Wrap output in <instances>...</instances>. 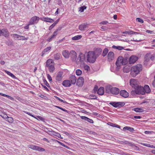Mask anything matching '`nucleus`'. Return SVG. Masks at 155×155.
<instances>
[{
    "instance_id": "6e6552de",
    "label": "nucleus",
    "mask_w": 155,
    "mask_h": 155,
    "mask_svg": "<svg viewBox=\"0 0 155 155\" xmlns=\"http://www.w3.org/2000/svg\"><path fill=\"white\" fill-rule=\"evenodd\" d=\"M63 72L61 71L58 72L56 74L55 79L57 81H61L63 77Z\"/></svg>"
},
{
    "instance_id": "a19ab883",
    "label": "nucleus",
    "mask_w": 155,
    "mask_h": 155,
    "mask_svg": "<svg viewBox=\"0 0 155 155\" xmlns=\"http://www.w3.org/2000/svg\"><path fill=\"white\" fill-rule=\"evenodd\" d=\"M6 119H7V120H6L10 123H12L13 122V119L12 117H8H8L6 118Z\"/></svg>"
},
{
    "instance_id": "f704fd0d",
    "label": "nucleus",
    "mask_w": 155,
    "mask_h": 155,
    "mask_svg": "<svg viewBox=\"0 0 155 155\" xmlns=\"http://www.w3.org/2000/svg\"><path fill=\"white\" fill-rule=\"evenodd\" d=\"M61 57V54L59 53H57L54 54V59L56 60L60 59Z\"/></svg>"
},
{
    "instance_id": "ddd939ff",
    "label": "nucleus",
    "mask_w": 155,
    "mask_h": 155,
    "mask_svg": "<svg viewBox=\"0 0 155 155\" xmlns=\"http://www.w3.org/2000/svg\"><path fill=\"white\" fill-rule=\"evenodd\" d=\"M138 59V57L136 56L132 55L129 59V62L130 64L134 63Z\"/></svg>"
},
{
    "instance_id": "09e8293b",
    "label": "nucleus",
    "mask_w": 155,
    "mask_h": 155,
    "mask_svg": "<svg viewBox=\"0 0 155 155\" xmlns=\"http://www.w3.org/2000/svg\"><path fill=\"white\" fill-rule=\"evenodd\" d=\"M127 60L125 59H124L123 58L121 64L123 65H125L127 64Z\"/></svg>"
},
{
    "instance_id": "f3484780",
    "label": "nucleus",
    "mask_w": 155,
    "mask_h": 155,
    "mask_svg": "<svg viewBox=\"0 0 155 155\" xmlns=\"http://www.w3.org/2000/svg\"><path fill=\"white\" fill-rule=\"evenodd\" d=\"M40 19L42 21H44L47 22L52 23L54 21L53 19L48 17H44L40 18Z\"/></svg>"
},
{
    "instance_id": "c756f323",
    "label": "nucleus",
    "mask_w": 155,
    "mask_h": 155,
    "mask_svg": "<svg viewBox=\"0 0 155 155\" xmlns=\"http://www.w3.org/2000/svg\"><path fill=\"white\" fill-rule=\"evenodd\" d=\"M132 110L137 112H142L144 111L143 109L138 107L133 108Z\"/></svg>"
},
{
    "instance_id": "a211bd4d",
    "label": "nucleus",
    "mask_w": 155,
    "mask_h": 155,
    "mask_svg": "<svg viewBox=\"0 0 155 155\" xmlns=\"http://www.w3.org/2000/svg\"><path fill=\"white\" fill-rule=\"evenodd\" d=\"M102 51V50L101 49L97 48L94 51V54L97 57V58L101 54Z\"/></svg>"
},
{
    "instance_id": "5701e85b",
    "label": "nucleus",
    "mask_w": 155,
    "mask_h": 155,
    "mask_svg": "<svg viewBox=\"0 0 155 155\" xmlns=\"http://www.w3.org/2000/svg\"><path fill=\"white\" fill-rule=\"evenodd\" d=\"M81 118L82 119L87 121V122L93 124L94 123L93 120L92 119H90L86 117L82 116H81Z\"/></svg>"
},
{
    "instance_id": "69168bd1",
    "label": "nucleus",
    "mask_w": 155,
    "mask_h": 155,
    "mask_svg": "<svg viewBox=\"0 0 155 155\" xmlns=\"http://www.w3.org/2000/svg\"><path fill=\"white\" fill-rule=\"evenodd\" d=\"M9 99H10L11 100L13 101L14 100V98H13L12 97H11V96H10L8 95H7V97Z\"/></svg>"
},
{
    "instance_id": "603ef678",
    "label": "nucleus",
    "mask_w": 155,
    "mask_h": 155,
    "mask_svg": "<svg viewBox=\"0 0 155 155\" xmlns=\"http://www.w3.org/2000/svg\"><path fill=\"white\" fill-rule=\"evenodd\" d=\"M107 23L108 21H103L100 22L99 24L100 25H105L107 24Z\"/></svg>"
},
{
    "instance_id": "f03ea898",
    "label": "nucleus",
    "mask_w": 155,
    "mask_h": 155,
    "mask_svg": "<svg viewBox=\"0 0 155 155\" xmlns=\"http://www.w3.org/2000/svg\"><path fill=\"white\" fill-rule=\"evenodd\" d=\"M106 91L108 93L117 94L119 92V89L117 87H112L110 85H107L106 87Z\"/></svg>"
},
{
    "instance_id": "cd10ccee",
    "label": "nucleus",
    "mask_w": 155,
    "mask_h": 155,
    "mask_svg": "<svg viewBox=\"0 0 155 155\" xmlns=\"http://www.w3.org/2000/svg\"><path fill=\"white\" fill-rule=\"evenodd\" d=\"M123 57L121 56H119L116 61V64L120 65L122 64Z\"/></svg>"
},
{
    "instance_id": "72a5a7b5",
    "label": "nucleus",
    "mask_w": 155,
    "mask_h": 155,
    "mask_svg": "<svg viewBox=\"0 0 155 155\" xmlns=\"http://www.w3.org/2000/svg\"><path fill=\"white\" fill-rule=\"evenodd\" d=\"M123 33L128 34L130 35L138 34L139 33L137 32L133 31H125Z\"/></svg>"
},
{
    "instance_id": "6ab92c4d",
    "label": "nucleus",
    "mask_w": 155,
    "mask_h": 155,
    "mask_svg": "<svg viewBox=\"0 0 155 155\" xmlns=\"http://www.w3.org/2000/svg\"><path fill=\"white\" fill-rule=\"evenodd\" d=\"M71 84V81L68 80H64L62 82V85L65 87H70Z\"/></svg>"
},
{
    "instance_id": "a878e982",
    "label": "nucleus",
    "mask_w": 155,
    "mask_h": 155,
    "mask_svg": "<svg viewBox=\"0 0 155 155\" xmlns=\"http://www.w3.org/2000/svg\"><path fill=\"white\" fill-rule=\"evenodd\" d=\"M97 93L100 95H103L104 93V89L103 87H100L97 91Z\"/></svg>"
},
{
    "instance_id": "3c124183",
    "label": "nucleus",
    "mask_w": 155,
    "mask_h": 155,
    "mask_svg": "<svg viewBox=\"0 0 155 155\" xmlns=\"http://www.w3.org/2000/svg\"><path fill=\"white\" fill-rule=\"evenodd\" d=\"M49 131L50 132V134H51L52 135H54L55 136H56V135H57V134H58V133H56L55 132H54V131Z\"/></svg>"
},
{
    "instance_id": "c85d7f7f",
    "label": "nucleus",
    "mask_w": 155,
    "mask_h": 155,
    "mask_svg": "<svg viewBox=\"0 0 155 155\" xmlns=\"http://www.w3.org/2000/svg\"><path fill=\"white\" fill-rule=\"evenodd\" d=\"M123 130H129L131 132H133L134 131V129L133 128L129 127L126 126L123 128Z\"/></svg>"
},
{
    "instance_id": "9b49d317",
    "label": "nucleus",
    "mask_w": 155,
    "mask_h": 155,
    "mask_svg": "<svg viewBox=\"0 0 155 155\" xmlns=\"http://www.w3.org/2000/svg\"><path fill=\"white\" fill-rule=\"evenodd\" d=\"M130 83L131 86L134 88L138 85L137 81L134 79H131L130 80Z\"/></svg>"
},
{
    "instance_id": "39448f33",
    "label": "nucleus",
    "mask_w": 155,
    "mask_h": 155,
    "mask_svg": "<svg viewBox=\"0 0 155 155\" xmlns=\"http://www.w3.org/2000/svg\"><path fill=\"white\" fill-rule=\"evenodd\" d=\"M134 89L136 90V94H145V93L144 91V89L143 87L138 85L134 88Z\"/></svg>"
},
{
    "instance_id": "338daca9",
    "label": "nucleus",
    "mask_w": 155,
    "mask_h": 155,
    "mask_svg": "<svg viewBox=\"0 0 155 155\" xmlns=\"http://www.w3.org/2000/svg\"><path fill=\"white\" fill-rule=\"evenodd\" d=\"M101 29L105 30L106 29V27L105 26H102L101 27Z\"/></svg>"
},
{
    "instance_id": "79ce46f5",
    "label": "nucleus",
    "mask_w": 155,
    "mask_h": 155,
    "mask_svg": "<svg viewBox=\"0 0 155 155\" xmlns=\"http://www.w3.org/2000/svg\"><path fill=\"white\" fill-rule=\"evenodd\" d=\"M87 8V7L85 6H81L79 8V11L82 12H84V10L86 9Z\"/></svg>"
},
{
    "instance_id": "bf43d9fd",
    "label": "nucleus",
    "mask_w": 155,
    "mask_h": 155,
    "mask_svg": "<svg viewBox=\"0 0 155 155\" xmlns=\"http://www.w3.org/2000/svg\"><path fill=\"white\" fill-rule=\"evenodd\" d=\"M47 77L48 79L50 81H52L51 77L49 74H47Z\"/></svg>"
},
{
    "instance_id": "c9c22d12",
    "label": "nucleus",
    "mask_w": 155,
    "mask_h": 155,
    "mask_svg": "<svg viewBox=\"0 0 155 155\" xmlns=\"http://www.w3.org/2000/svg\"><path fill=\"white\" fill-rule=\"evenodd\" d=\"M82 37V36L81 35H77L73 37L72 39L74 41L77 40L81 38Z\"/></svg>"
},
{
    "instance_id": "4d7b16f0",
    "label": "nucleus",
    "mask_w": 155,
    "mask_h": 155,
    "mask_svg": "<svg viewBox=\"0 0 155 155\" xmlns=\"http://www.w3.org/2000/svg\"><path fill=\"white\" fill-rule=\"evenodd\" d=\"M116 66H117V67L116 68V70L117 71H119V69H120V65H119V64H116Z\"/></svg>"
},
{
    "instance_id": "a18cd8bd",
    "label": "nucleus",
    "mask_w": 155,
    "mask_h": 155,
    "mask_svg": "<svg viewBox=\"0 0 155 155\" xmlns=\"http://www.w3.org/2000/svg\"><path fill=\"white\" fill-rule=\"evenodd\" d=\"M84 69L85 70L88 71L90 70V68L89 66L87 65H84Z\"/></svg>"
},
{
    "instance_id": "4468645a",
    "label": "nucleus",
    "mask_w": 155,
    "mask_h": 155,
    "mask_svg": "<svg viewBox=\"0 0 155 155\" xmlns=\"http://www.w3.org/2000/svg\"><path fill=\"white\" fill-rule=\"evenodd\" d=\"M84 82V79L82 77H80L78 78L77 80L76 84L79 86H82Z\"/></svg>"
},
{
    "instance_id": "49530a36",
    "label": "nucleus",
    "mask_w": 155,
    "mask_h": 155,
    "mask_svg": "<svg viewBox=\"0 0 155 155\" xmlns=\"http://www.w3.org/2000/svg\"><path fill=\"white\" fill-rule=\"evenodd\" d=\"M51 49V47H48L45 48L43 52H48Z\"/></svg>"
},
{
    "instance_id": "2f4dec72",
    "label": "nucleus",
    "mask_w": 155,
    "mask_h": 155,
    "mask_svg": "<svg viewBox=\"0 0 155 155\" xmlns=\"http://www.w3.org/2000/svg\"><path fill=\"white\" fill-rule=\"evenodd\" d=\"M5 72L8 75L11 76L12 78L14 79H17V78L11 72L8 71L7 70L5 71Z\"/></svg>"
},
{
    "instance_id": "4be33fe9",
    "label": "nucleus",
    "mask_w": 155,
    "mask_h": 155,
    "mask_svg": "<svg viewBox=\"0 0 155 155\" xmlns=\"http://www.w3.org/2000/svg\"><path fill=\"white\" fill-rule=\"evenodd\" d=\"M54 64V62L53 60L51 59H49L46 61V67H47Z\"/></svg>"
},
{
    "instance_id": "bb28decb",
    "label": "nucleus",
    "mask_w": 155,
    "mask_h": 155,
    "mask_svg": "<svg viewBox=\"0 0 155 155\" xmlns=\"http://www.w3.org/2000/svg\"><path fill=\"white\" fill-rule=\"evenodd\" d=\"M70 79L72 84H74L76 83L77 79L75 76L71 75L70 77Z\"/></svg>"
},
{
    "instance_id": "f257e3e1",
    "label": "nucleus",
    "mask_w": 155,
    "mask_h": 155,
    "mask_svg": "<svg viewBox=\"0 0 155 155\" xmlns=\"http://www.w3.org/2000/svg\"><path fill=\"white\" fill-rule=\"evenodd\" d=\"M142 69V65L138 64L131 68L130 74L133 77H136Z\"/></svg>"
},
{
    "instance_id": "13d9d810",
    "label": "nucleus",
    "mask_w": 155,
    "mask_h": 155,
    "mask_svg": "<svg viewBox=\"0 0 155 155\" xmlns=\"http://www.w3.org/2000/svg\"><path fill=\"white\" fill-rule=\"evenodd\" d=\"M131 94L133 95V96H134L136 94H136V90L135 89V90H134V91H132L131 92Z\"/></svg>"
},
{
    "instance_id": "5fc2aeb1",
    "label": "nucleus",
    "mask_w": 155,
    "mask_h": 155,
    "mask_svg": "<svg viewBox=\"0 0 155 155\" xmlns=\"http://www.w3.org/2000/svg\"><path fill=\"white\" fill-rule=\"evenodd\" d=\"M56 107L58 108H59L60 109H61V110L64 111H65L67 113L68 112V111L67 110H65V109H64L62 108H61V107H59V106H56Z\"/></svg>"
},
{
    "instance_id": "412c9836",
    "label": "nucleus",
    "mask_w": 155,
    "mask_h": 155,
    "mask_svg": "<svg viewBox=\"0 0 155 155\" xmlns=\"http://www.w3.org/2000/svg\"><path fill=\"white\" fill-rule=\"evenodd\" d=\"M62 54L63 56L65 58H69L70 55V53L69 51L67 50H65L62 51Z\"/></svg>"
},
{
    "instance_id": "7ed1b4c3",
    "label": "nucleus",
    "mask_w": 155,
    "mask_h": 155,
    "mask_svg": "<svg viewBox=\"0 0 155 155\" xmlns=\"http://www.w3.org/2000/svg\"><path fill=\"white\" fill-rule=\"evenodd\" d=\"M94 54L93 51H90L87 53V60L88 62L93 63L95 62L97 58Z\"/></svg>"
},
{
    "instance_id": "2eb2a0df",
    "label": "nucleus",
    "mask_w": 155,
    "mask_h": 155,
    "mask_svg": "<svg viewBox=\"0 0 155 155\" xmlns=\"http://www.w3.org/2000/svg\"><path fill=\"white\" fill-rule=\"evenodd\" d=\"M58 30H57L55 31H54L53 32V34L47 39V41L48 42L51 41L52 39H53L58 34Z\"/></svg>"
},
{
    "instance_id": "052dcab7",
    "label": "nucleus",
    "mask_w": 155,
    "mask_h": 155,
    "mask_svg": "<svg viewBox=\"0 0 155 155\" xmlns=\"http://www.w3.org/2000/svg\"><path fill=\"white\" fill-rule=\"evenodd\" d=\"M141 144L143 146L150 147V144L148 143H142Z\"/></svg>"
},
{
    "instance_id": "9d476101",
    "label": "nucleus",
    "mask_w": 155,
    "mask_h": 155,
    "mask_svg": "<svg viewBox=\"0 0 155 155\" xmlns=\"http://www.w3.org/2000/svg\"><path fill=\"white\" fill-rule=\"evenodd\" d=\"M114 58V53L112 51L109 52L107 54V60L109 61H113Z\"/></svg>"
},
{
    "instance_id": "423d86ee",
    "label": "nucleus",
    "mask_w": 155,
    "mask_h": 155,
    "mask_svg": "<svg viewBox=\"0 0 155 155\" xmlns=\"http://www.w3.org/2000/svg\"><path fill=\"white\" fill-rule=\"evenodd\" d=\"M28 147L29 148L32 149V150H37L39 151H44L45 150L44 148L40 147L33 145H29L28 146Z\"/></svg>"
},
{
    "instance_id": "6e6d98bb",
    "label": "nucleus",
    "mask_w": 155,
    "mask_h": 155,
    "mask_svg": "<svg viewBox=\"0 0 155 155\" xmlns=\"http://www.w3.org/2000/svg\"><path fill=\"white\" fill-rule=\"evenodd\" d=\"M55 25H56L54 23H53L49 27V30H51L55 26Z\"/></svg>"
},
{
    "instance_id": "ea45409f",
    "label": "nucleus",
    "mask_w": 155,
    "mask_h": 155,
    "mask_svg": "<svg viewBox=\"0 0 155 155\" xmlns=\"http://www.w3.org/2000/svg\"><path fill=\"white\" fill-rule=\"evenodd\" d=\"M19 38V40H27L28 39V37H25L24 36L20 35Z\"/></svg>"
},
{
    "instance_id": "1a4fd4ad",
    "label": "nucleus",
    "mask_w": 155,
    "mask_h": 155,
    "mask_svg": "<svg viewBox=\"0 0 155 155\" xmlns=\"http://www.w3.org/2000/svg\"><path fill=\"white\" fill-rule=\"evenodd\" d=\"M88 27V25L87 23H84L80 25L78 27V29L80 31H83L86 28Z\"/></svg>"
},
{
    "instance_id": "dca6fc26",
    "label": "nucleus",
    "mask_w": 155,
    "mask_h": 155,
    "mask_svg": "<svg viewBox=\"0 0 155 155\" xmlns=\"http://www.w3.org/2000/svg\"><path fill=\"white\" fill-rule=\"evenodd\" d=\"M1 35L4 36L5 37H8L9 36V33L7 29H3L1 30Z\"/></svg>"
},
{
    "instance_id": "0eeeda50",
    "label": "nucleus",
    "mask_w": 155,
    "mask_h": 155,
    "mask_svg": "<svg viewBox=\"0 0 155 155\" xmlns=\"http://www.w3.org/2000/svg\"><path fill=\"white\" fill-rule=\"evenodd\" d=\"M109 104L115 107H120L124 106L125 103L124 102H111Z\"/></svg>"
},
{
    "instance_id": "393cba45",
    "label": "nucleus",
    "mask_w": 155,
    "mask_h": 155,
    "mask_svg": "<svg viewBox=\"0 0 155 155\" xmlns=\"http://www.w3.org/2000/svg\"><path fill=\"white\" fill-rule=\"evenodd\" d=\"M78 58H79V60L80 61H84L85 59L84 54L81 53H80L79 55Z\"/></svg>"
},
{
    "instance_id": "e2e57ef3",
    "label": "nucleus",
    "mask_w": 155,
    "mask_h": 155,
    "mask_svg": "<svg viewBox=\"0 0 155 155\" xmlns=\"http://www.w3.org/2000/svg\"><path fill=\"white\" fill-rule=\"evenodd\" d=\"M98 89V86L97 85H95L94 86V92L97 91Z\"/></svg>"
},
{
    "instance_id": "20e7f679",
    "label": "nucleus",
    "mask_w": 155,
    "mask_h": 155,
    "mask_svg": "<svg viewBox=\"0 0 155 155\" xmlns=\"http://www.w3.org/2000/svg\"><path fill=\"white\" fill-rule=\"evenodd\" d=\"M40 18L36 16H34L32 17L28 23L29 25H35L38 23Z\"/></svg>"
},
{
    "instance_id": "473e14b6",
    "label": "nucleus",
    "mask_w": 155,
    "mask_h": 155,
    "mask_svg": "<svg viewBox=\"0 0 155 155\" xmlns=\"http://www.w3.org/2000/svg\"><path fill=\"white\" fill-rule=\"evenodd\" d=\"M151 55L150 54L147 53L145 56V62H148L151 58Z\"/></svg>"
},
{
    "instance_id": "0e129e2a",
    "label": "nucleus",
    "mask_w": 155,
    "mask_h": 155,
    "mask_svg": "<svg viewBox=\"0 0 155 155\" xmlns=\"http://www.w3.org/2000/svg\"><path fill=\"white\" fill-rule=\"evenodd\" d=\"M37 117L40 120H43L44 119V118L43 117L40 116H38Z\"/></svg>"
},
{
    "instance_id": "7c9ffc66",
    "label": "nucleus",
    "mask_w": 155,
    "mask_h": 155,
    "mask_svg": "<svg viewBox=\"0 0 155 155\" xmlns=\"http://www.w3.org/2000/svg\"><path fill=\"white\" fill-rule=\"evenodd\" d=\"M130 68L129 66H125L123 68V71L124 72L127 73L130 71Z\"/></svg>"
},
{
    "instance_id": "c03bdc74",
    "label": "nucleus",
    "mask_w": 155,
    "mask_h": 155,
    "mask_svg": "<svg viewBox=\"0 0 155 155\" xmlns=\"http://www.w3.org/2000/svg\"><path fill=\"white\" fill-rule=\"evenodd\" d=\"M0 115L4 119H6L8 117V116L7 115L4 113H0Z\"/></svg>"
},
{
    "instance_id": "b1692460",
    "label": "nucleus",
    "mask_w": 155,
    "mask_h": 155,
    "mask_svg": "<svg viewBox=\"0 0 155 155\" xmlns=\"http://www.w3.org/2000/svg\"><path fill=\"white\" fill-rule=\"evenodd\" d=\"M144 91L145 93V94L146 93L148 94L150 93L151 91V90L149 87L148 85H145L144 87Z\"/></svg>"
},
{
    "instance_id": "37998d69",
    "label": "nucleus",
    "mask_w": 155,
    "mask_h": 155,
    "mask_svg": "<svg viewBox=\"0 0 155 155\" xmlns=\"http://www.w3.org/2000/svg\"><path fill=\"white\" fill-rule=\"evenodd\" d=\"M82 73V71L79 69H78L76 70V75L78 76H79L81 75Z\"/></svg>"
},
{
    "instance_id": "8fccbe9b",
    "label": "nucleus",
    "mask_w": 155,
    "mask_h": 155,
    "mask_svg": "<svg viewBox=\"0 0 155 155\" xmlns=\"http://www.w3.org/2000/svg\"><path fill=\"white\" fill-rule=\"evenodd\" d=\"M90 97L92 99H95L97 98V97L94 94H91L90 95Z\"/></svg>"
},
{
    "instance_id": "680f3d73",
    "label": "nucleus",
    "mask_w": 155,
    "mask_h": 155,
    "mask_svg": "<svg viewBox=\"0 0 155 155\" xmlns=\"http://www.w3.org/2000/svg\"><path fill=\"white\" fill-rule=\"evenodd\" d=\"M124 47L120 46H118L117 47V49L119 50H120L124 49Z\"/></svg>"
},
{
    "instance_id": "4c0bfd02",
    "label": "nucleus",
    "mask_w": 155,
    "mask_h": 155,
    "mask_svg": "<svg viewBox=\"0 0 155 155\" xmlns=\"http://www.w3.org/2000/svg\"><path fill=\"white\" fill-rule=\"evenodd\" d=\"M48 69V70L50 72L52 73L54 70L55 68L54 65H51L47 67Z\"/></svg>"
},
{
    "instance_id": "e433bc0d",
    "label": "nucleus",
    "mask_w": 155,
    "mask_h": 155,
    "mask_svg": "<svg viewBox=\"0 0 155 155\" xmlns=\"http://www.w3.org/2000/svg\"><path fill=\"white\" fill-rule=\"evenodd\" d=\"M108 52V49L107 48H105L104 49L103 52L102 53V56L104 57L105 56L107 55V54Z\"/></svg>"
},
{
    "instance_id": "de8ad7c7",
    "label": "nucleus",
    "mask_w": 155,
    "mask_h": 155,
    "mask_svg": "<svg viewBox=\"0 0 155 155\" xmlns=\"http://www.w3.org/2000/svg\"><path fill=\"white\" fill-rule=\"evenodd\" d=\"M136 20L137 21L140 22L141 23H143V20L141 18H137L136 19Z\"/></svg>"
},
{
    "instance_id": "aec40b11",
    "label": "nucleus",
    "mask_w": 155,
    "mask_h": 155,
    "mask_svg": "<svg viewBox=\"0 0 155 155\" xmlns=\"http://www.w3.org/2000/svg\"><path fill=\"white\" fill-rule=\"evenodd\" d=\"M120 95L126 98L128 97L129 94L125 90H122L120 91Z\"/></svg>"
},
{
    "instance_id": "58836bf2",
    "label": "nucleus",
    "mask_w": 155,
    "mask_h": 155,
    "mask_svg": "<svg viewBox=\"0 0 155 155\" xmlns=\"http://www.w3.org/2000/svg\"><path fill=\"white\" fill-rule=\"evenodd\" d=\"M11 36L13 37L15 40H19V38L20 35L16 34H12Z\"/></svg>"
},
{
    "instance_id": "774afa93",
    "label": "nucleus",
    "mask_w": 155,
    "mask_h": 155,
    "mask_svg": "<svg viewBox=\"0 0 155 155\" xmlns=\"http://www.w3.org/2000/svg\"><path fill=\"white\" fill-rule=\"evenodd\" d=\"M44 83L46 84V85L48 87V86L49 85V84L47 82L46 80H44Z\"/></svg>"
},
{
    "instance_id": "f8f14e48",
    "label": "nucleus",
    "mask_w": 155,
    "mask_h": 155,
    "mask_svg": "<svg viewBox=\"0 0 155 155\" xmlns=\"http://www.w3.org/2000/svg\"><path fill=\"white\" fill-rule=\"evenodd\" d=\"M70 55L72 61H75L77 58V53L76 52L74 51H70Z\"/></svg>"
},
{
    "instance_id": "864d4df0",
    "label": "nucleus",
    "mask_w": 155,
    "mask_h": 155,
    "mask_svg": "<svg viewBox=\"0 0 155 155\" xmlns=\"http://www.w3.org/2000/svg\"><path fill=\"white\" fill-rule=\"evenodd\" d=\"M57 141L60 144H61V145H62V146L65 147H66V148H68V147L67 146L64 145V144H63V143H62L61 142H60V141H58L57 140Z\"/></svg>"
}]
</instances>
